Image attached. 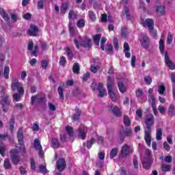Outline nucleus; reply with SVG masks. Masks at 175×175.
Returning a JSON list of instances; mask_svg holds the SVG:
<instances>
[{
  "label": "nucleus",
  "instance_id": "f257e3e1",
  "mask_svg": "<svg viewBox=\"0 0 175 175\" xmlns=\"http://www.w3.org/2000/svg\"><path fill=\"white\" fill-rule=\"evenodd\" d=\"M154 115L149 113L146 115L145 118V124L146 125V128L144 129L145 132V142L147 146H151V126L154 124Z\"/></svg>",
  "mask_w": 175,
  "mask_h": 175
},
{
  "label": "nucleus",
  "instance_id": "f03ea898",
  "mask_svg": "<svg viewBox=\"0 0 175 175\" xmlns=\"http://www.w3.org/2000/svg\"><path fill=\"white\" fill-rule=\"evenodd\" d=\"M113 82L111 80L110 76H108L107 78V88L108 90V94L113 102H117L120 99V94L118 92L113 90Z\"/></svg>",
  "mask_w": 175,
  "mask_h": 175
},
{
  "label": "nucleus",
  "instance_id": "7ed1b4c3",
  "mask_svg": "<svg viewBox=\"0 0 175 175\" xmlns=\"http://www.w3.org/2000/svg\"><path fill=\"white\" fill-rule=\"evenodd\" d=\"M11 89L12 91H16L17 90L18 94H13V98L14 100H16V102H18L20 99L21 98V95H24V88L21 85L20 82L17 80L12 81V85H11Z\"/></svg>",
  "mask_w": 175,
  "mask_h": 175
},
{
  "label": "nucleus",
  "instance_id": "20e7f679",
  "mask_svg": "<svg viewBox=\"0 0 175 175\" xmlns=\"http://www.w3.org/2000/svg\"><path fill=\"white\" fill-rule=\"evenodd\" d=\"M146 158L142 159L144 169H150L151 167V151L148 149L145 150Z\"/></svg>",
  "mask_w": 175,
  "mask_h": 175
},
{
  "label": "nucleus",
  "instance_id": "39448f33",
  "mask_svg": "<svg viewBox=\"0 0 175 175\" xmlns=\"http://www.w3.org/2000/svg\"><path fill=\"white\" fill-rule=\"evenodd\" d=\"M74 43L77 49H79V44H81V46H83V47H90V46H91V40H90L89 38H85L84 40H83L79 37L78 40L77 39L74 40Z\"/></svg>",
  "mask_w": 175,
  "mask_h": 175
},
{
  "label": "nucleus",
  "instance_id": "423d86ee",
  "mask_svg": "<svg viewBox=\"0 0 175 175\" xmlns=\"http://www.w3.org/2000/svg\"><path fill=\"white\" fill-rule=\"evenodd\" d=\"M10 157L11 158V161L14 165H18L20 162V157L18 156V151L16 149H12L10 151Z\"/></svg>",
  "mask_w": 175,
  "mask_h": 175
},
{
  "label": "nucleus",
  "instance_id": "0eeeda50",
  "mask_svg": "<svg viewBox=\"0 0 175 175\" xmlns=\"http://www.w3.org/2000/svg\"><path fill=\"white\" fill-rule=\"evenodd\" d=\"M18 141L19 143V148L21 152H25V146H24V135H23V129H19L18 131Z\"/></svg>",
  "mask_w": 175,
  "mask_h": 175
},
{
  "label": "nucleus",
  "instance_id": "6e6552de",
  "mask_svg": "<svg viewBox=\"0 0 175 175\" xmlns=\"http://www.w3.org/2000/svg\"><path fill=\"white\" fill-rule=\"evenodd\" d=\"M1 105L3 106V111L6 112L8 111V107H9L10 105V101H9V98L8 95L3 94L1 96V100L0 101Z\"/></svg>",
  "mask_w": 175,
  "mask_h": 175
},
{
  "label": "nucleus",
  "instance_id": "1a4fd4ad",
  "mask_svg": "<svg viewBox=\"0 0 175 175\" xmlns=\"http://www.w3.org/2000/svg\"><path fill=\"white\" fill-rule=\"evenodd\" d=\"M34 148L38 151V155L41 157L43 158V148H42V145L40 144V141L39 139H36L34 140Z\"/></svg>",
  "mask_w": 175,
  "mask_h": 175
},
{
  "label": "nucleus",
  "instance_id": "9d476101",
  "mask_svg": "<svg viewBox=\"0 0 175 175\" xmlns=\"http://www.w3.org/2000/svg\"><path fill=\"white\" fill-rule=\"evenodd\" d=\"M38 32H39V29L37 26H35L34 25H30V28L27 30V35H29V36H37Z\"/></svg>",
  "mask_w": 175,
  "mask_h": 175
},
{
  "label": "nucleus",
  "instance_id": "9b49d317",
  "mask_svg": "<svg viewBox=\"0 0 175 175\" xmlns=\"http://www.w3.org/2000/svg\"><path fill=\"white\" fill-rule=\"evenodd\" d=\"M139 40L142 46H143L144 49H147L148 47V44H150V40L148 39V37L142 35L139 37Z\"/></svg>",
  "mask_w": 175,
  "mask_h": 175
},
{
  "label": "nucleus",
  "instance_id": "f8f14e48",
  "mask_svg": "<svg viewBox=\"0 0 175 175\" xmlns=\"http://www.w3.org/2000/svg\"><path fill=\"white\" fill-rule=\"evenodd\" d=\"M56 166L59 172H62L65 167H66V163L65 162V159H60L56 163Z\"/></svg>",
  "mask_w": 175,
  "mask_h": 175
},
{
  "label": "nucleus",
  "instance_id": "ddd939ff",
  "mask_svg": "<svg viewBox=\"0 0 175 175\" xmlns=\"http://www.w3.org/2000/svg\"><path fill=\"white\" fill-rule=\"evenodd\" d=\"M131 154V147L126 144L122 146L121 155L122 157H126Z\"/></svg>",
  "mask_w": 175,
  "mask_h": 175
},
{
  "label": "nucleus",
  "instance_id": "4468645a",
  "mask_svg": "<svg viewBox=\"0 0 175 175\" xmlns=\"http://www.w3.org/2000/svg\"><path fill=\"white\" fill-rule=\"evenodd\" d=\"M136 96L139 102H144V100H146V96H144L142 89H138L136 91Z\"/></svg>",
  "mask_w": 175,
  "mask_h": 175
},
{
  "label": "nucleus",
  "instance_id": "2eb2a0df",
  "mask_svg": "<svg viewBox=\"0 0 175 175\" xmlns=\"http://www.w3.org/2000/svg\"><path fill=\"white\" fill-rule=\"evenodd\" d=\"M109 109L110 111L113 113L114 116H116V117H121L122 112L118 107L110 105Z\"/></svg>",
  "mask_w": 175,
  "mask_h": 175
},
{
  "label": "nucleus",
  "instance_id": "dca6fc26",
  "mask_svg": "<svg viewBox=\"0 0 175 175\" xmlns=\"http://www.w3.org/2000/svg\"><path fill=\"white\" fill-rule=\"evenodd\" d=\"M165 61L166 65L170 68V69H172V70L175 69V64L170 61V59H169V55H167V53H165Z\"/></svg>",
  "mask_w": 175,
  "mask_h": 175
},
{
  "label": "nucleus",
  "instance_id": "f3484780",
  "mask_svg": "<svg viewBox=\"0 0 175 175\" xmlns=\"http://www.w3.org/2000/svg\"><path fill=\"white\" fill-rule=\"evenodd\" d=\"M98 96L100 98H103L105 96V95H107L106 90L103 89V83L98 84Z\"/></svg>",
  "mask_w": 175,
  "mask_h": 175
},
{
  "label": "nucleus",
  "instance_id": "a211bd4d",
  "mask_svg": "<svg viewBox=\"0 0 175 175\" xmlns=\"http://www.w3.org/2000/svg\"><path fill=\"white\" fill-rule=\"evenodd\" d=\"M86 135H87V133H85V128L84 127L83 125H81L80 126V130H79L78 136L79 137H80V139H82L83 140H84L85 139Z\"/></svg>",
  "mask_w": 175,
  "mask_h": 175
},
{
  "label": "nucleus",
  "instance_id": "6ab92c4d",
  "mask_svg": "<svg viewBox=\"0 0 175 175\" xmlns=\"http://www.w3.org/2000/svg\"><path fill=\"white\" fill-rule=\"evenodd\" d=\"M144 27H147L148 29H152L154 28V21L152 19H146L145 22H144Z\"/></svg>",
  "mask_w": 175,
  "mask_h": 175
},
{
  "label": "nucleus",
  "instance_id": "aec40b11",
  "mask_svg": "<svg viewBox=\"0 0 175 175\" xmlns=\"http://www.w3.org/2000/svg\"><path fill=\"white\" fill-rule=\"evenodd\" d=\"M43 100V97L40 95L33 96L31 97V103L32 105H35L36 103H40Z\"/></svg>",
  "mask_w": 175,
  "mask_h": 175
},
{
  "label": "nucleus",
  "instance_id": "412c9836",
  "mask_svg": "<svg viewBox=\"0 0 175 175\" xmlns=\"http://www.w3.org/2000/svg\"><path fill=\"white\" fill-rule=\"evenodd\" d=\"M129 44L127 42H124V53L125 54V57L126 58H131V53H129Z\"/></svg>",
  "mask_w": 175,
  "mask_h": 175
},
{
  "label": "nucleus",
  "instance_id": "4be33fe9",
  "mask_svg": "<svg viewBox=\"0 0 175 175\" xmlns=\"http://www.w3.org/2000/svg\"><path fill=\"white\" fill-rule=\"evenodd\" d=\"M0 14L1 16V17L7 22L9 23V15H8L6 14V12H5V10H3V8H0Z\"/></svg>",
  "mask_w": 175,
  "mask_h": 175
},
{
  "label": "nucleus",
  "instance_id": "5701e85b",
  "mask_svg": "<svg viewBox=\"0 0 175 175\" xmlns=\"http://www.w3.org/2000/svg\"><path fill=\"white\" fill-rule=\"evenodd\" d=\"M131 133H132V129L131 128L127 129L125 131L124 130H122L120 131L121 136H124V137L131 136Z\"/></svg>",
  "mask_w": 175,
  "mask_h": 175
},
{
  "label": "nucleus",
  "instance_id": "b1692460",
  "mask_svg": "<svg viewBox=\"0 0 175 175\" xmlns=\"http://www.w3.org/2000/svg\"><path fill=\"white\" fill-rule=\"evenodd\" d=\"M65 53L67 55L68 59H72L73 58V53L70 51V47L67 46L64 49Z\"/></svg>",
  "mask_w": 175,
  "mask_h": 175
},
{
  "label": "nucleus",
  "instance_id": "393cba45",
  "mask_svg": "<svg viewBox=\"0 0 175 175\" xmlns=\"http://www.w3.org/2000/svg\"><path fill=\"white\" fill-rule=\"evenodd\" d=\"M159 44L161 53H163L165 52V41H163L162 39H160Z\"/></svg>",
  "mask_w": 175,
  "mask_h": 175
},
{
  "label": "nucleus",
  "instance_id": "a878e982",
  "mask_svg": "<svg viewBox=\"0 0 175 175\" xmlns=\"http://www.w3.org/2000/svg\"><path fill=\"white\" fill-rule=\"evenodd\" d=\"M172 169V165L168 164H162L161 165V170L162 172H170Z\"/></svg>",
  "mask_w": 175,
  "mask_h": 175
},
{
  "label": "nucleus",
  "instance_id": "bb28decb",
  "mask_svg": "<svg viewBox=\"0 0 175 175\" xmlns=\"http://www.w3.org/2000/svg\"><path fill=\"white\" fill-rule=\"evenodd\" d=\"M118 85L119 90L122 94H124V92L126 91V88H125V85H124V83L122 82H118Z\"/></svg>",
  "mask_w": 175,
  "mask_h": 175
},
{
  "label": "nucleus",
  "instance_id": "cd10ccee",
  "mask_svg": "<svg viewBox=\"0 0 175 175\" xmlns=\"http://www.w3.org/2000/svg\"><path fill=\"white\" fill-rule=\"evenodd\" d=\"M9 72H10V68L9 67V66H5L4 67V71H3L5 79H9Z\"/></svg>",
  "mask_w": 175,
  "mask_h": 175
},
{
  "label": "nucleus",
  "instance_id": "c85d7f7f",
  "mask_svg": "<svg viewBox=\"0 0 175 175\" xmlns=\"http://www.w3.org/2000/svg\"><path fill=\"white\" fill-rule=\"evenodd\" d=\"M158 92L159 95H164L165 94V91H166V88L163 85H160L158 87Z\"/></svg>",
  "mask_w": 175,
  "mask_h": 175
},
{
  "label": "nucleus",
  "instance_id": "c756f323",
  "mask_svg": "<svg viewBox=\"0 0 175 175\" xmlns=\"http://www.w3.org/2000/svg\"><path fill=\"white\" fill-rule=\"evenodd\" d=\"M4 168L8 169H12V164L10 163V160L9 159H5L4 161Z\"/></svg>",
  "mask_w": 175,
  "mask_h": 175
},
{
  "label": "nucleus",
  "instance_id": "7c9ffc66",
  "mask_svg": "<svg viewBox=\"0 0 175 175\" xmlns=\"http://www.w3.org/2000/svg\"><path fill=\"white\" fill-rule=\"evenodd\" d=\"M156 139L157 140H162V129H157Z\"/></svg>",
  "mask_w": 175,
  "mask_h": 175
},
{
  "label": "nucleus",
  "instance_id": "2f4dec72",
  "mask_svg": "<svg viewBox=\"0 0 175 175\" xmlns=\"http://www.w3.org/2000/svg\"><path fill=\"white\" fill-rule=\"evenodd\" d=\"M118 152V149L117 148H113L110 152V158H116Z\"/></svg>",
  "mask_w": 175,
  "mask_h": 175
},
{
  "label": "nucleus",
  "instance_id": "473e14b6",
  "mask_svg": "<svg viewBox=\"0 0 175 175\" xmlns=\"http://www.w3.org/2000/svg\"><path fill=\"white\" fill-rule=\"evenodd\" d=\"M101 36H102L101 34H97V35L94 36L93 38V40H94L95 44H96L97 46L99 45V42L100 40Z\"/></svg>",
  "mask_w": 175,
  "mask_h": 175
},
{
  "label": "nucleus",
  "instance_id": "72a5a7b5",
  "mask_svg": "<svg viewBox=\"0 0 175 175\" xmlns=\"http://www.w3.org/2000/svg\"><path fill=\"white\" fill-rule=\"evenodd\" d=\"M75 111H76L77 114H75L72 116V120L74 121H77V120H79V117H80V114H81V112L77 108L75 109Z\"/></svg>",
  "mask_w": 175,
  "mask_h": 175
},
{
  "label": "nucleus",
  "instance_id": "f704fd0d",
  "mask_svg": "<svg viewBox=\"0 0 175 175\" xmlns=\"http://www.w3.org/2000/svg\"><path fill=\"white\" fill-rule=\"evenodd\" d=\"M52 147L53 148H58L59 147V142H58V139L56 138L52 139Z\"/></svg>",
  "mask_w": 175,
  "mask_h": 175
},
{
  "label": "nucleus",
  "instance_id": "c9c22d12",
  "mask_svg": "<svg viewBox=\"0 0 175 175\" xmlns=\"http://www.w3.org/2000/svg\"><path fill=\"white\" fill-rule=\"evenodd\" d=\"M156 12L159 14H165V6L160 5L157 7Z\"/></svg>",
  "mask_w": 175,
  "mask_h": 175
},
{
  "label": "nucleus",
  "instance_id": "e433bc0d",
  "mask_svg": "<svg viewBox=\"0 0 175 175\" xmlns=\"http://www.w3.org/2000/svg\"><path fill=\"white\" fill-rule=\"evenodd\" d=\"M123 122L126 126H129L131 125V119L129 116H124L123 119Z\"/></svg>",
  "mask_w": 175,
  "mask_h": 175
},
{
  "label": "nucleus",
  "instance_id": "4c0bfd02",
  "mask_svg": "<svg viewBox=\"0 0 175 175\" xmlns=\"http://www.w3.org/2000/svg\"><path fill=\"white\" fill-rule=\"evenodd\" d=\"M148 100H149L150 105H151L152 107L156 106L155 105V97H154L153 95H150L149 96Z\"/></svg>",
  "mask_w": 175,
  "mask_h": 175
},
{
  "label": "nucleus",
  "instance_id": "58836bf2",
  "mask_svg": "<svg viewBox=\"0 0 175 175\" xmlns=\"http://www.w3.org/2000/svg\"><path fill=\"white\" fill-rule=\"evenodd\" d=\"M6 151V147L5 146L4 144H1L0 145V154L1 157H5V152Z\"/></svg>",
  "mask_w": 175,
  "mask_h": 175
},
{
  "label": "nucleus",
  "instance_id": "ea45409f",
  "mask_svg": "<svg viewBox=\"0 0 175 175\" xmlns=\"http://www.w3.org/2000/svg\"><path fill=\"white\" fill-rule=\"evenodd\" d=\"M72 70H73L74 73L79 75V72H80V67H79V64H74Z\"/></svg>",
  "mask_w": 175,
  "mask_h": 175
},
{
  "label": "nucleus",
  "instance_id": "a19ab883",
  "mask_svg": "<svg viewBox=\"0 0 175 175\" xmlns=\"http://www.w3.org/2000/svg\"><path fill=\"white\" fill-rule=\"evenodd\" d=\"M144 80L146 84H147L148 85H150V84H151V83H152V79L150 76L145 77L144 78Z\"/></svg>",
  "mask_w": 175,
  "mask_h": 175
},
{
  "label": "nucleus",
  "instance_id": "79ce46f5",
  "mask_svg": "<svg viewBox=\"0 0 175 175\" xmlns=\"http://www.w3.org/2000/svg\"><path fill=\"white\" fill-rule=\"evenodd\" d=\"M66 131L69 136H73V129L70 126H67L66 127Z\"/></svg>",
  "mask_w": 175,
  "mask_h": 175
},
{
  "label": "nucleus",
  "instance_id": "37998d69",
  "mask_svg": "<svg viewBox=\"0 0 175 175\" xmlns=\"http://www.w3.org/2000/svg\"><path fill=\"white\" fill-rule=\"evenodd\" d=\"M89 17L90 18V20H92V21H95V20H96V16L95 15V13H94V12L92 11H89Z\"/></svg>",
  "mask_w": 175,
  "mask_h": 175
},
{
  "label": "nucleus",
  "instance_id": "c03bdc74",
  "mask_svg": "<svg viewBox=\"0 0 175 175\" xmlns=\"http://www.w3.org/2000/svg\"><path fill=\"white\" fill-rule=\"evenodd\" d=\"M143 116V111L142 109H137L136 111V120H140Z\"/></svg>",
  "mask_w": 175,
  "mask_h": 175
},
{
  "label": "nucleus",
  "instance_id": "a18cd8bd",
  "mask_svg": "<svg viewBox=\"0 0 175 175\" xmlns=\"http://www.w3.org/2000/svg\"><path fill=\"white\" fill-rule=\"evenodd\" d=\"M172 42H173V35H172V33H168L167 43V44H172Z\"/></svg>",
  "mask_w": 175,
  "mask_h": 175
},
{
  "label": "nucleus",
  "instance_id": "49530a36",
  "mask_svg": "<svg viewBox=\"0 0 175 175\" xmlns=\"http://www.w3.org/2000/svg\"><path fill=\"white\" fill-rule=\"evenodd\" d=\"M85 22L83 19H80L78 21L77 25L78 27V28H83V27H84L85 25Z\"/></svg>",
  "mask_w": 175,
  "mask_h": 175
},
{
  "label": "nucleus",
  "instance_id": "de8ad7c7",
  "mask_svg": "<svg viewBox=\"0 0 175 175\" xmlns=\"http://www.w3.org/2000/svg\"><path fill=\"white\" fill-rule=\"evenodd\" d=\"M40 172L41 173H43V174H46V173H49V171H47V169L46 168V165H40Z\"/></svg>",
  "mask_w": 175,
  "mask_h": 175
},
{
  "label": "nucleus",
  "instance_id": "09e8293b",
  "mask_svg": "<svg viewBox=\"0 0 175 175\" xmlns=\"http://www.w3.org/2000/svg\"><path fill=\"white\" fill-rule=\"evenodd\" d=\"M107 40L106 39V38H103L101 39V42H100V49L101 50H103V51H105V43H106V41Z\"/></svg>",
  "mask_w": 175,
  "mask_h": 175
},
{
  "label": "nucleus",
  "instance_id": "8fccbe9b",
  "mask_svg": "<svg viewBox=\"0 0 175 175\" xmlns=\"http://www.w3.org/2000/svg\"><path fill=\"white\" fill-rule=\"evenodd\" d=\"M5 55L3 53H0V66H3L5 64Z\"/></svg>",
  "mask_w": 175,
  "mask_h": 175
},
{
  "label": "nucleus",
  "instance_id": "3c124183",
  "mask_svg": "<svg viewBox=\"0 0 175 175\" xmlns=\"http://www.w3.org/2000/svg\"><path fill=\"white\" fill-rule=\"evenodd\" d=\"M149 32L151 36H152V38H157V30H155L154 27H152L151 29H149Z\"/></svg>",
  "mask_w": 175,
  "mask_h": 175
},
{
  "label": "nucleus",
  "instance_id": "603ef678",
  "mask_svg": "<svg viewBox=\"0 0 175 175\" xmlns=\"http://www.w3.org/2000/svg\"><path fill=\"white\" fill-rule=\"evenodd\" d=\"M98 69H99V66L96 65H92L90 68V70L91 72H92V73H96Z\"/></svg>",
  "mask_w": 175,
  "mask_h": 175
},
{
  "label": "nucleus",
  "instance_id": "864d4df0",
  "mask_svg": "<svg viewBox=\"0 0 175 175\" xmlns=\"http://www.w3.org/2000/svg\"><path fill=\"white\" fill-rule=\"evenodd\" d=\"M76 14H75V12H73V10H70L69 13H68V18L70 20H72V18H76Z\"/></svg>",
  "mask_w": 175,
  "mask_h": 175
},
{
  "label": "nucleus",
  "instance_id": "5fc2aeb1",
  "mask_svg": "<svg viewBox=\"0 0 175 175\" xmlns=\"http://www.w3.org/2000/svg\"><path fill=\"white\" fill-rule=\"evenodd\" d=\"M94 143H95V139H92L90 141H88V143H87L88 148H91L92 147V145L94 144Z\"/></svg>",
  "mask_w": 175,
  "mask_h": 175
},
{
  "label": "nucleus",
  "instance_id": "6e6d98bb",
  "mask_svg": "<svg viewBox=\"0 0 175 175\" xmlns=\"http://www.w3.org/2000/svg\"><path fill=\"white\" fill-rule=\"evenodd\" d=\"M107 53L108 54H112L113 53V46L108 45L106 46Z\"/></svg>",
  "mask_w": 175,
  "mask_h": 175
},
{
  "label": "nucleus",
  "instance_id": "4d7b16f0",
  "mask_svg": "<svg viewBox=\"0 0 175 175\" xmlns=\"http://www.w3.org/2000/svg\"><path fill=\"white\" fill-rule=\"evenodd\" d=\"M58 94H59L61 99H64V90L62 89V88H61V87L58 88Z\"/></svg>",
  "mask_w": 175,
  "mask_h": 175
},
{
  "label": "nucleus",
  "instance_id": "13d9d810",
  "mask_svg": "<svg viewBox=\"0 0 175 175\" xmlns=\"http://www.w3.org/2000/svg\"><path fill=\"white\" fill-rule=\"evenodd\" d=\"M159 111L161 113V114H164L165 111H166V108L162 105L159 106Z\"/></svg>",
  "mask_w": 175,
  "mask_h": 175
},
{
  "label": "nucleus",
  "instance_id": "bf43d9fd",
  "mask_svg": "<svg viewBox=\"0 0 175 175\" xmlns=\"http://www.w3.org/2000/svg\"><path fill=\"white\" fill-rule=\"evenodd\" d=\"M65 64H66V59L63 56L60 58L59 64L62 65V66H64Z\"/></svg>",
  "mask_w": 175,
  "mask_h": 175
},
{
  "label": "nucleus",
  "instance_id": "052dcab7",
  "mask_svg": "<svg viewBox=\"0 0 175 175\" xmlns=\"http://www.w3.org/2000/svg\"><path fill=\"white\" fill-rule=\"evenodd\" d=\"M31 169L33 172H35V170L36 169V166L35 165V160H33V159H31Z\"/></svg>",
  "mask_w": 175,
  "mask_h": 175
},
{
  "label": "nucleus",
  "instance_id": "680f3d73",
  "mask_svg": "<svg viewBox=\"0 0 175 175\" xmlns=\"http://www.w3.org/2000/svg\"><path fill=\"white\" fill-rule=\"evenodd\" d=\"M41 66H42V68H43V69H46L47 68V66H49V62L46 60H43L41 62Z\"/></svg>",
  "mask_w": 175,
  "mask_h": 175
},
{
  "label": "nucleus",
  "instance_id": "e2e57ef3",
  "mask_svg": "<svg viewBox=\"0 0 175 175\" xmlns=\"http://www.w3.org/2000/svg\"><path fill=\"white\" fill-rule=\"evenodd\" d=\"M49 109L51 111H55L56 107H55V105H54V104H53L51 103H49Z\"/></svg>",
  "mask_w": 175,
  "mask_h": 175
},
{
  "label": "nucleus",
  "instance_id": "0e129e2a",
  "mask_svg": "<svg viewBox=\"0 0 175 175\" xmlns=\"http://www.w3.org/2000/svg\"><path fill=\"white\" fill-rule=\"evenodd\" d=\"M98 157L100 161H103V159H105V152H99L98 154Z\"/></svg>",
  "mask_w": 175,
  "mask_h": 175
},
{
  "label": "nucleus",
  "instance_id": "69168bd1",
  "mask_svg": "<svg viewBox=\"0 0 175 175\" xmlns=\"http://www.w3.org/2000/svg\"><path fill=\"white\" fill-rule=\"evenodd\" d=\"M113 46H114L116 50H118V49H119L118 40L117 38L113 39Z\"/></svg>",
  "mask_w": 175,
  "mask_h": 175
},
{
  "label": "nucleus",
  "instance_id": "338daca9",
  "mask_svg": "<svg viewBox=\"0 0 175 175\" xmlns=\"http://www.w3.org/2000/svg\"><path fill=\"white\" fill-rule=\"evenodd\" d=\"M163 147H164V149L166 151H170V146H169L167 142H165L163 143Z\"/></svg>",
  "mask_w": 175,
  "mask_h": 175
},
{
  "label": "nucleus",
  "instance_id": "774afa93",
  "mask_svg": "<svg viewBox=\"0 0 175 175\" xmlns=\"http://www.w3.org/2000/svg\"><path fill=\"white\" fill-rule=\"evenodd\" d=\"M164 159L167 163H172V156H167Z\"/></svg>",
  "mask_w": 175,
  "mask_h": 175
}]
</instances>
